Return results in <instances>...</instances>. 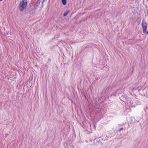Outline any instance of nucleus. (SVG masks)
<instances>
[{
	"mask_svg": "<svg viewBox=\"0 0 148 148\" xmlns=\"http://www.w3.org/2000/svg\"><path fill=\"white\" fill-rule=\"evenodd\" d=\"M27 2H26L25 5V2L23 0L21 1L19 5V8L21 11H22L24 10L25 7L27 5Z\"/></svg>",
	"mask_w": 148,
	"mask_h": 148,
	"instance_id": "nucleus-1",
	"label": "nucleus"
},
{
	"mask_svg": "<svg viewBox=\"0 0 148 148\" xmlns=\"http://www.w3.org/2000/svg\"><path fill=\"white\" fill-rule=\"evenodd\" d=\"M111 90V87L110 86H108L107 88H106L105 92L106 93H108L110 92Z\"/></svg>",
	"mask_w": 148,
	"mask_h": 148,
	"instance_id": "nucleus-2",
	"label": "nucleus"
},
{
	"mask_svg": "<svg viewBox=\"0 0 148 148\" xmlns=\"http://www.w3.org/2000/svg\"><path fill=\"white\" fill-rule=\"evenodd\" d=\"M147 23L146 21H145L144 19L142 20V27H144V26H147Z\"/></svg>",
	"mask_w": 148,
	"mask_h": 148,
	"instance_id": "nucleus-3",
	"label": "nucleus"
},
{
	"mask_svg": "<svg viewBox=\"0 0 148 148\" xmlns=\"http://www.w3.org/2000/svg\"><path fill=\"white\" fill-rule=\"evenodd\" d=\"M143 32L144 33L147 32V26L142 27Z\"/></svg>",
	"mask_w": 148,
	"mask_h": 148,
	"instance_id": "nucleus-4",
	"label": "nucleus"
},
{
	"mask_svg": "<svg viewBox=\"0 0 148 148\" xmlns=\"http://www.w3.org/2000/svg\"><path fill=\"white\" fill-rule=\"evenodd\" d=\"M121 90H122V92H123V90L121 89H119L118 90H117L116 91V92L115 93L116 94H119L120 93V91H121Z\"/></svg>",
	"mask_w": 148,
	"mask_h": 148,
	"instance_id": "nucleus-5",
	"label": "nucleus"
},
{
	"mask_svg": "<svg viewBox=\"0 0 148 148\" xmlns=\"http://www.w3.org/2000/svg\"><path fill=\"white\" fill-rule=\"evenodd\" d=\"M69 12V10L67 11L64 12V16H66L67 15V14H68V13Z\"/></svg>",
	"mask_w": 148,
	"mask_h": 148,
	"instance_id": "nucleus-6",
	"label": "nucleus"
},
{
	"mask_svg": "<svg viewBox=\"0 0 148 148\" xmlns=\"http://www.w3.org/2000/svg\"><path fill=\"white\" fill-rule=\"evenodd\" d=\"M62 2L64 5H65L66 3V0H62Z\"/></svg>",
	"mask_w": 148,
	"mask_h": 148,
	"instance_id": "nucleus-7",
	"label": "nucleus"
},
{
	"mask_svg": "<svg viewBox=\"0 0 148 148\" xmlns=\"http://www.w3.org/2000/svg\"><path fill=\"white\" fill-rule=\"evenodd\" d=\"M41 0H38L36 3V5L37 6H38L40 3Z\"/></svg>",
	"mask_w": 148,
	"mask_h": 148,
	"instance_id": "nucleus-8",
	"label": "nucleus"
},
{
	"mask_svg": "<svg viewBox=\"0 0 148 148\" xmlns=\"http://www.w3.org/2000/svg\"><path fill=\"white\" fill-rule=\"evenodd\" d=\"M123 128H121L119 130V131H121L122 130H123Z\"/></svg>",
	"mask_w": 148,
	"mask_h": 148,
	"instance_id": "nucleus-9",
	"label": "nucleus"
},
{
	"mask_svg": "<svg viewBox=\"0 0 148 148\" xmlns=\"http://www.w3.org/2000/svg\"><path fill=\"white\" fill-rule=\"evenodd\" d=\"M44 1V0H43L42 1V3H43V2Z\"/></svg>",
	"mask_w": 148,
	"mask_h": 148,
	"instance_id": "nucleus-10",
	"label": "nucleus"
},
{
	"mask_svg": "<svg viewBox=\"0 0 148 148\" xmlns=\"http://www.w3.org/2000/svg\"><path fill=\"white\" fill-rule=\"evenodd\" d=\"M122 101H123V102H125V101H124L122 100Z\"/></svg>",
	"mask_w": 148,
	"mask_h": 148,
	"instance_id": "nucleus-11",
	"label": "nucleus"
}]
</instances>
